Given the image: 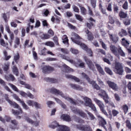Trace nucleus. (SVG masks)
<instances>
[{
    "instance_id": "nucleus-1",
    "label": "nucleus",
    "mask_w": 131,
    "mask_h": 131,
    "mask_svg": "<svg viewBox=\"0 0 131 131\" xmlns=\"http://www.w3.org/2000/svg\"><path fill=\"white\" fill-rule=\"evenodd\" d=\"M50 92L55 95H59L61 96L62 97L65 99L66 100L69 101L70 103L74 105H76L78 104H83V102L81 100H78L77 101H75L74 100L70 98L66 95L64 94L62 92L54 88L51 89Z\"/></svg>"
},
{
    "instance_id": "nucleus-2",
    "label": "nucleus",
    "mask_w": 131,
    "mask_h": 131,
    "mask_svg": "<svg viewBox=\"0 0 131 131\" xmlns=\"http://www.w3.org/2000/svg\"><path fill=\"white\" fill-rule=\"evenodd\" d=\"M72 37L71 38L72 41L74 43L80 45L81 47L83 49L86 51L87 52L90 54V56H92V52L90 49H88L87 46L84 44L80 42L78 40L80 39L81 38L78 34L74 32L72 34Z\"/></svg>"
},
{
    "instance_id": "nucleus-3",
    "label": "nucleus",
    "mask_w": 131,
    "mask_h": 131,
    "mask_svg": "<svg viewBox=\"0 0 131 131\" xmlns=\"http://www.w3.org/2000/svg\"><path fill=\"white\" fill-rule=\"evenodd\" d=\"M8 103L11 105L13 106L14 108H18L19 110L18 111H15L13 109L12 110V113L15 115H18L22 113L23 112L21 108L19 105L14 102H12L9 100H7Z\"/></svg>"
},
{
    "instance_id": "nucleus-4",
    "label": "nucleus",
    "mask_w": 131,
    "mask_h": 131,
    "mask_svg": "<svg viewBox=\"0 0 131 131\" xmlns=\"http://www.w3.org/2000/svg\"><path fill=\"white\" fill-rule=\"evenodd\" d=\"M113 71L116 74L120 75L123 74L124 70L122 64L119 62H115Z\"/></svg>"
},
{
    "instance_id": "nucleus-5",
    "label": "nucleus",
    "mask_w": 131,
    "mask_h": 131,
    "mask_svg": "<svg viewBox=\"0 0 131 131\" xmlns=\"http://www.w3.org/2000/svg\"><path fill=\"white\" fill-rule=\"evenodd\" d=\"M71 110L72 112L75 114H79L81 117H85L86 116V114L81 110L78 109H77L75 107H70Z\"/></svg>"
},
{
    "instance_id": "nucleus-6",
    "label": "nucleus",
    "mask_w": 131,
    "mask_h": 131,
    "mask_svg": "<svg viewBox=\"0 0 131 131\" xmlns=\"http://www.w3.org/2000/svg\"><path fill=\"white\" fill-rule=\"evenodd\" d=\"M82 74L84 78L86 79L89 83L92 85L93 86V87L94 88L97 90H99L100 89V87L99 85L96 83L95 81H90L89 78L85 73H82Z\"/></svg>"
},
{
    "instance_id": "nucleus-7",
    "label": "nucleus",
    "mask_w": 131,
    "mask_h": 131,
    "mask_svg": "<svg viewBox=\"0 0 131 131\" xmlns=\"http://www.w3.org/2000/svg\"><path fill=\"white\" fill-rule=\"evenodd\" d=\"M75 127L79 129L82 131H92V129L90 126L82 125H76Z\"/></svg>"
},
{
    "instance_id": "nucleus-8",
    "label": "nucleus",
    "mask_w": 131,
    "mask_h": 131,
    "mask_svg": "<svg viewBox=\"0 0 131 131\" xmlns=\"http://www.w3.org/2000/svg\"><path fill=\"white\" fill-rule=\"evenodd\" d=\"M84 58L90 69L93 71H94L95 70V68L92 61L88 58L87 57L85 56L84 57Z\"/></svg>"
},
{
    "instance_id": "nucleus-9",
    "label": "nucleus",
    "mask_w": 131,
    "mask_h": 131,
    "mask_svg": "<svg viewBox=\"0 0 131 131\" xmlns=\"http://www.w3.org/2000/svg\"><path fill=\"white\" fill-rule=\"evenodd\" d=\"M106 82L109 86L114 91H117L118 89V86L115 83L108 80Z\"/></svg>"
},
{
    "instance_id": "nucleus-10",
    "label": "nucleus",
    "mask_w": 131,
    "mask_h": 131,
    "mask_svg": "<svg viewBox=\"0 0 131 131\" xmlns=\"http://www.w3.org/2000/svg\"><path fill=\"white\" fill-rule=\"evenodd\" d=\"M98 117L100 120V122L99 123L100 126L103 127L105 129L106 131H108V129L105 126L107 124L106 122L102 117L99 116Z\"/></svg>"
},
{
    "instance_id": "nucleus-11",
    "label": "nucleus",
    "mask_w": 131,
    "mask_h": 131,
    "mask_svg": "<svg viewBox=\"0 0 131 131\" xmlns=\"http://www.w3.org/2000/svg\"><path fill=\"white\" fill-rule=\"evenodd\" d=\"M24 119L27 122L33 125L36 127L38 126L39 125V121H36L34 122L29 118L27 116L25 117Z\"/></svg>"
},
{
    "instance_id": "nucleus-12",
    "label": "nucleus",
    "mask_w": 131,
    "mask_h": 131,
    "mask_svg": "<svg viewBox=\"0 0 131 131\" xmlns=\"http://www.w3.org/2000/svg\"><path fill=\"white\" fill-rule=\"evenodd\" d=\"M110 48L112 53L115 56L118 57L119 55L117 52L118 49L117 47L113 45H111L110 47Z\"/></svg>"
},
{
    "instance_id": "nucleus-13",
    "label": "nucleus",
    "mask_w": 131,
    "mask_h": 131,
    "mask_svg": "<svg viewBox=\"0 0 131 131\" xmlns=\"http://www.w3.org/2000/svg\"><path fill=\"white\" fill-rule=\"evenodd\" d=\"M109 35L111 39L113 41V43H116L118 41L119 37L116 35L114 34L112 35L109 34Z\"/></svg>"
},
{
    "instance_id": "nucleus-14",
    "label": "nucleus",
    "mask_w": 131,
    "mask_h": 131,
    "mask_svg": "<svg viewBox=\"0 0 131 131\" xmlns=\"http://www.w3.org/2000/svg\"><path fill=\"white\" fill-rule=\"evenodd\" d=\"M84 101V105L86 106H89L92 103L91 100L89 98L86 97H82Z\"/></svg>"
},
{
    "instance_id": "nucleus-15",
    "label": "nucleus",
    "mask_w": 131,
    "mask_h": 131,
    "mask_svg": "<svg viewBox=\"0 0 131 131\" xmlns=\"http://www.w3.org/2000/svg\"><path fill=\"white\" fill-rule=\"evenodd\" d=\"M57 131H70V128L68 127L63 125H61L58 127Z\"/></svg>"
},
{
    "instance_id": "nucleus-16",
    "label": "nucleus",
    "mask_w": 131,
    "mask_h": 131,
    "mask_svg": "<svg viewBox=\"0 0 131 131\" xmlns=\"http://www.w3.org/2000/svg\"><path fill=\"white\" fill-rule=\"evenodd\" d=\"M94 100L99 106L100 109L104 108L105 105L101 101L98 100L96 98L94 99Z\"/></svg>"
},
{
    "instance_id": "nucleus-17",
    "label": "nucleus",
    "mask_w": 131,
    "mask_h": 131,
    "mask_svg": "<svg viewBox=\"0 0 131 131\" xmlns=\"http://www.w3.org/2000/svg\"><path fill=\"white\" fill-rule=\"evenodd\" d=\"M71 87L73 89L79 91H82V88L80 86L74 84L70 83Z\"/></svg>"
},
{
    "instance_id": "nucleus-18",
    "label": "nucleus",
    "mask_w": 131,
    "mask_h": 131,
    "mask_svg": "<svg viewBox=\"0 0 131 131\" xmlns=\"http://www.w3.org/2000/svg\"><path fill=\"white\" fill-rule=\"evenodd\" d=\"M53 70V68L49 66H44L42 68V72L43 73H47L49 71Z\"/></svg>"
},
{
    "instance_id": "nucleus-19",
    "label": "nucleus",
    "mask_w": 131,
    "mask_h": 131,
    "mask_svg": "<svg viewBox=\"0 0 131 131\" xmlns=\"http://www.w3.org/2000/svg\"><path fill=\"white\" fill-rule=\"evenodd\" d=\"M61 118L64 121L67 122L70 121L71 120L70 116L67 114H62L61 116Z\"/></svg>"
},
{
    "instance_id": "nucleus-20",
    "label": "nucleus",
    "mask_w": 131,
    "mask_h": 131,
    "mask_svg": "<svg viewBox=\"0 0 131 131\" xmlns=\"http://www.w3.org/2000/svg\"><path fill=\"white\" fill-rule=\"evenodd\" d=\"M61 125H59V124L56 122L54 121L52 122L49 125V127L52 128L54 129L56 127H57V130L58 129V127L60 126Z\"/></svg>"
},
{
    "instance_id": "nucleus-21",
    "label": "nucleus",
    "mask_w": 131,
    "mask_h": 131,
    "mask_svg": "<svg viewBox=\"0 0 131 131\" xmlns=\"http://www.w3.org/2000/svg\"><path fill=\"white\" fill-rule=\"evenodd\" d=\"M95 66L98 71L99 72V73L103 75H104L105 74V72L100 65L96 63L95 64Z\"/></svg>"
},
{
    "instance_id": "nucleus-22",
    "label": "nucleus",
    "mask_w": 131,
    "mask_h": 131,
    "mask_svg": "<svg viewBox=\"0 0 131 131\" xmlns=\"http://www.w3.org/2000/svg\"><path fill=\"white\" fill-rule=\"evenodd\" d=\"M63 71L66 72H70L73 71V70L70 68L68 66L65 64L63 65Z\"/></svg>"
},
{
    "instance_id": "nucleus-23",
    "label": "nucleus",
    "mask_w": 131,
    "mask_h": 131,
    "mask_svg": "<svg viewBox=\"0 0 131 131\" xmlns=\"http://www.w3.org/2000/svg\"><path fill=\"white\" fill-rule=\"evenodd\" d=\"M66 77L67 78L73 79L77 82H79L80 81V80L78 78L71 75L66 74Z\"/></svg>"
},
{
    "instance_id": "nucleus-24",
    "label": "nucleus",
    "mask_w": 131,
    "mask_h": 131,
    "mask_svg": "<svg viewBox=\"0 0 131 131\" xmlns=\"http://www.w3.org/2000/svg\"><path fill=\"white\" fill-rule=\"evenodd\" d=\"M5 78L7 80L9 81H13L15 79L14 76L12 74H10L8 76H6Z\"/></svg>"
},
{
    "instance_id": "nucleus-25",
    "label": "nucleus",
    "mask_w": 131,
    "mask_h": 131,
    "mask_svg": "<svg viewBox=\"0 0 131 131\" xmlns=\"http://www.w3.org/2000/svg\"><path fill=\"white\" fill-rule=\"evenodd\" d=\"M0 83L3 86H4L5 89L7 91L9 92H10V90L9 88L7 86H5V83L2 79L0 78Z\"/></svg>"
},
{
    "instance_id": "nucleus-26",
    "label": "nucleus",
    "mask_w": 131,
    "mask_h": 131,
    "mask_svg": "<svg viewBox=\"0 0 131 131\" xmlns=\"http://www.w3.org/2000/svg\"><path fill=\"white\" fill-rule=\"evenodd\" d=\"M89 20L90 22V24L87 23V26L89 29H90L91 28L92 26H93V24L92 23V21L95 22V20L91 17L90 18Z\"/></svg>"
},
{
    "instance_id": "nucleus-27",
    "label": "nucleus",
    "mask_w": 131,
    "mask_h": 131,
    "mask_svg": "<svg viewBox=\"0 0 131 131\" xmlns=\"http://www.w3.org/2000/svg\"><path fill=\"white\" fill-rule=\"evenodd\" d=\"M122 43L123 46L126 47L128 46L129 44V42L125 40L124 38H123L122 39Z\"/></svg>"
},
{
    "instance_id": "nucleus-28",
    "label": "nucleus",
    "mask_w": 131,
    "mask_h": 131,
    "mask_svg": "<svg viewBox=\"0 0 131 131\" xmlns=\"http://www.w3.org/2000/svg\"><path fill=\"white\" fill-rule=\"evenodd\" d=\"M12 69L13 72L14 74H15L17 76H18V75L19 72L17 67L16 66H14Z\"/></svg>"
},
{
    "instance_id": "nucleus-29",
    "label": "nucleus",
    "mask_w": 131,
    "mask_h": 131,
    "mask_svg": "<svg viewBox=\"0 0 131 131\" xmlns=\"http://www.w3.org/2000/svg\"><path fill=\"white\" fill-rule=\"evenodd\" d=\"M29 23L28 24V27H30L31 29H32L33 27V26L32 24L34 22V19L33 18H30L29 21Z\"/></svg>"
},
{
    "instance_id": "nucleus-30",
    "label": "nucleus",
    "mask_w": 131,
    "mask_h": 131,
    "mask_svg": "<svg viewBox=\"0 0 131 131\" xmlns=\"http://www.w3.org/2000/svg\"><path fill=\"white\" fill-rule=\"evenodd\" d=\"M86 32L88 34V40L90 41L92 40L93 39V37L91 33L88 30L86 31Z\"/></svg>"
},
{
    "instance_id": "nucleus-31",
    "label": "nucleus",
    "mask_w": 131,
    "mask_h": 131,
    "mask_svg": "<svg viewBox=\"0 0 131 131\" xmlns=\"http://www.w3.org/2000/svg\"><path fill=\"white\" fill-rule=\"evenodd\" d=\"M40 37L41 39H47L50 38V36L48 34H42L40 35Z\"/></svg>"
},
{
    "instance_id": "nucleus-32",
    "label": "nucleus",
    "mask_w": 131,
    "mask_h": 131,
    "mask_svg": "<svg viewBox=\"0 0 131 131\" xmlns=\"http://www.w3.org/2000/svg\"><path fill=\"white\" fill-rule=\"evenodd\" d=\"M63 38L64 39H63V42L64 44H66L67 46H68V37L66 35H64L63 36Z\"/></svg>"
},
{
    "instance_id": "nucleus-33",
    "label": "nucleus",
    "mask_w": 131,
    "mask_h": 131,
    "mask_svg": "<svg viewBox=\"0 0 131 131\" xmlns=\"http://www.w3.org/2000/svg\"><path fill=\"white\" fill-rule=\"evenodd\" d=\"M86 112H87V114L89 115V117L91 120H93L95 119H96L95 117L91 113L88 112L87 111H86Z\"/></svg>"
},
{
    "instance_id": "nucleus-34",
    "label": "nucleus",
    "mask_w": 131,
    "mask_h": 131,
    "mask_svg": "<svg viewBox=\"0 0 131 131\" xmlns=\"http://www.w3.org/2000/svg\"><path fill=\"white\" fill-rule=\"evenodd\" d=\"M119 35L120 36L123 37L124 36H126L127 35V32L126 30L122 29L121 31L119 33Z\"/></svg>"
},
{
    "instance_id": "nucleus-35",
    "label": "nucleus",
    "mask_w": 131,
    "mask_h": 131,
    "mask_svg": "<svg viewBox=\"0 0 131 131\" xmlns=\"http://www.w3.org/2000/svg\"><path fill=\"white\" fill-rule=\"evenodd\" d=\"M109 22L111 24H113L114 22L115 18L112 17L111 15H109L108 16Z\"/></svg>"
},
{
    "instance_id": "nucleus-36",
    "label": "nucleus",
    "mask_w": 131,
    "mask_h": 131,
    "mask_svg": "<svg viewBox=\"0 0 131 131\" xmlns=\"http://www.w3.org/2000/svg\"><path fill=\"white\" fill-rule=\"evenodd\" d=\"M118 54H119L122 57H125V53L122 50L121 48V47H119L118 48L117 51ZM119 55V54H118Z\"/></svg>"
},
{
    "instance_id": "nucleus-37",
    "label": "nucleus",
    "mask_w": 131,
    "mask_h": 131,
    "mask_svg": "<svg viewBox=\"0 0 131 131\" xmlns=\"http://www.w3.org/2000/svg\"><path fill=\"white\" fill-rule=\"evenodd\" d=\"M11 122L15 126L13 127H10L12 129H15L16 128V126L17 125L18 123L15 120H13L11 121Z\"/></svg>"
},
{
    "instance_id": "nucleus-38",
    "label": "nucleus",
    "mask_w": 131,
    "mask_h": 131,
    "mask_svg": "<svg viewBox=\"0 0 131 131\" xmlns=\"http://www.w3.org/2000/svg\"><path fill=\"white\" fill-rule=\"evenodd\" d=\"M34 106L35 108L37 109H40L41 107V105L39 103L35 102L34 104Z\"/></svg>"
},
{
    "instance_id": "nucleus-39",
    "label": "nucleus",
    "mask_w": 131,
    "mask_h": 131,
    "mask_svg": "<svg viewBox=\"0 0 131 131\" xmlns=\"http://www.w3.org/2000/svg\"><path fill=\"white\" fill-rule=\"evenodd\" d=\"M119 15L121 18H125L127 16V14L122 11L119 13Z\"/></svg>"
},
{
    "instance_id": "nucleus-40",
    "label": "nucleus",
    "mask_w": 131,
    "mask_h": 131,
    "mask_svg": "<svg viewBox=\"0 0 131 131\" xmlns=\"http://www.w3.org/2000/svg\"><path fill=\"white\" fill-rule=\"evenodd\" d=\"M105 70L107 73L110 75H112L113 74L112 72L109 68L105 67Z\"/></svg>"
},
{
    "instance_id": "nucleus-41",
    "label": "nucleus",
    "mask_w": 131,
    "mask_h": 131,
    "mask_svg": "<svg viewBox=\"0 0 131 131\" xmlns=\"http://www.w3.org/2000/svg\"><path fill=\"white\" fill-rule=\"evenodd\" d=\"M35 101L31 100H28L27 101L26 103L29 106H32V107L34 106V104Z\"/></svg>"
},
{
    "instance_id": "nucleus-42",
    "label": "nucleus",
    "mask_w": 131,
    "mask_h": 131,
    "mask_svg": "<svg viewBox=\"0 0 131 131\" xmlns=\"http://www.w3.org/2000/svg\"><path fill=\"white\" fill-rule=\"evenodd\" d=\"M99 93V95L102 96L103 97L107 95L106 92L104 90H101L100 91Z\"/></svg>"
},
{
    "instance_id": "nucleus-43",
    "label": "nucleus",
    "mask_w": 131,
    "mask_h": 131,
    "mask_svg": "<svg viewBox=\"0 0 131 131\" xmlns=\"http://www.w3.org/2000/svg\"><path fill=\"white\" fill-rule=\"evenodd\" d=\"M21 104L23 108L26 110H27L29 109V107L23 101H21L20 103Z\"/></svg>"
},
{
    "instance_id": "nucleus-44",
    "label": "nucleus",
    "mask_w": 131,
    "mask_h": 131,
    "mask_svg": "<svg viewBox=\"0 0 131 131\" xmlns=\"http://www.w3.org/2000/svg\"><path fill=\"white\" fill-rule=\"evenodd\" d=\"M45 80L47 81L51 82L53 83H55L57 81V80L56 79H50L48 78H45Z\"/></svg>"
},
{
    "instance_id": "nucleus-45",
    "label": "nucleus",
    "mask_w": 131,
    "mask_h": 131,
    "mask_svg": "<svg viewBox=\"0 0 131 131\" xmlns=\"http://www.w3.org/2000/svg\"><path fill=\"white\" fill-rule=\"evenodd\" d=\"M123 23L126 25H129L130 23V20L129 19L126 18L124 20Z\"/></svg>"
},
{
    "instance_id": "nucleus-46",
    "label": "nucleus",
    "mask_w": 131,
    "mask_h": 131,
    "mask_svg": "<svg viewBox=\"0 0 131 131\" xmlns=\"http://www.w3.org/2000/svg\"><path fill=\"white\" fill-rule=\"evenodd\" d=\"M19 55L18 53H17L15 54L14 57V59L15 61L17 63V60L19 58Z\"/></svg>"
},
{
    "instance_id": "nucleus-47",
    "label": "nucleus",
    "mask_w": 131,
    "mask_h": 131,
    "mask_svg": "<svg viewBox=\"0 0 131 131\" xmlns=\"http://www.w3.org/2000/svg\"><path fill=\"white\" fill-rule=\"evenodd\" d=\"M103 99L104 100L105 103H106L108 104L110 102L109 101V98L107 95L103 97Z\"/></svg>"
},
{
    "instance_id": "nucleus-48",
    "label": "nucleus",
    "mask_w": 131,
    "mask_h": 131,
    "mask_svg": "<svg viewBox=\"0 0 131 131\" xmlns=\"http://www.w3.org/2000/svg\"><path fill=\"white\" fill-rule=\"evenodd\" d=\"M70 51L72 53L75 54H77L79 52V51L77 50L74 49L73 48H71L70 49Z\"/></svg>"
},
{
    "instance_id": "nucleus-49",
    "label": "nucleus",
    "mask_w": 131,
    "mask_h": 131,
    "mask_svg": "<svg viewBox=\"0 0 131 131\" xmlns=\"http://www.w3.org/2000/svg\"><path fill=\"white\" fill-rule=\"evenodd\" d=\"M122 108L125 114H126L128 110V106L126 105H124L123 106Z\"/></svg>"
},
{
    "instance_id": "nucleus-50",
    "label": "nucleus",
    "mask_w": 131,
    "mask_h": 131,
    "mask_svg": "<svg viewBox=\"0 0 131 131\" xmlns=\"http://www.w3.org/2000/svg\"><path fill=\"white\" fill-rule=\"evenodd\" d=\"M18 92L20 94L23 96L25 97H27V93H26L22 91H20Z\"/></svg>"
},
{
    "instance_id": "nucleus-51",
    "label": "nucleus",
    "mask_w": 131,
    "mask_h": 131,
    "mask_svg": "<svg viewBox=\"0 0 131 131\" xmlns=\"http://www.w3.org/2000/svg\"><path fill=\"white\" fill-rule=\"evenodd\" d=\"M126 126L128 129L131 130V124L130 121L127 120L126 121Z\"/></svg>"
},
{
    "instance_id": "nucleus-52",
    "label": "nucleus",
    "mask_w": 131,
    "mask_h": 131,
    "mask_svg": "<svg viewBox=\"0 0 131 131\" xmlns=\"http://www.w3.org/2000/svg\"><path fill=\"white\" fill-rule=\"evenodd\" d=\"M9 65V63L8 62L6 63L5 64V66L4 67V69L5 71H7L8 69Z\"/></svg>"
},
{
    "instance_id": "nucleus-53",
    "label": "nucleus",
    "mask_w": 131,
    "mask_h": 131,
    "mask_svg": "<svg viewBox=\"0 0 131 131\" xmlns=\"http://www.w3.org/2000/svg\"><path fill=\"white\" fill-rule=\"evenodd\" d=\"M112 114L114 116H115L119 114V112L115 110H113L112 111Z\"/></svg>"
},
{
    "instance_id": "nucleus-54",
    "label": "nucleus",
    "mask_w": 131,
    "mask_h": 131,
    "mask_svg": "<svg viewBox=\"0 0 131 131\" xmlns=\"http://www.w3.org/2000/svg\"><path fill=\"white\" fill-rule=\"evenodd\" d=\"M45 45L47 46H49L51 47H53L54 46V43L50 41L46 42L45 43Z\"/></svg>"
},
{
    "instance_id": "nucleus-55",
    "label": "nucleus",
    "mask_w": 131,
    "mask_h": 131,
    "mask_svg": "<svg viewBox=\"0 0 131 131\" xmlns=\"http://www.w3.org/2000/svg\"><path fill=\"white\" fill-rule=\"evenodd\" d=\"M9 85L14 90L17 92L18 91V89L15 86L10 83H9Z\"/></svg>"
},
{
    "instance_id": "nucleus-56",
    "label": "nucleus",
    "mask_w": 131,
    "mask_h": 131,
    "mask_svg": "<svg viewBox=\"0 0 131 131\" xmlns=\"http://www.w3.org/2000/svg\"><path fill=\"white\" fill-rule=\"evenodd\" d=\"M9 85L14 90L17 92L18 91V89L15 86L10 83H9Z\"/></svg>"
},
{
    "instance_id": "nucleus-57",
    "label": "nucleus",
    "mask_w": 131,
    "mask_h": 131,
    "mask_svg": "<svg viewBox=\"0 0 131 131\" xmlns=\"http://www.w3.org/2000/svg\"><path fill=\"white\" fill-rule=\"evenodd\" d=\"M122 7L124 9L126 10L128 8V4L127 2L125 1L122 6Z\"/></svg>"
},
{
    "instance_id": "nucleus-58",
    "label": "nucleus",
    "mask_w": 131,
    "mask_h": 131,
    "mask_svg": "<svg viewBox=\"0 0 131 131\" xmlns=\"http://www.w3.org/2000/svg\"><path fill=\"white\" fill-rule=\"evenodd\" d=\"M46 49L45 48H44L41 50L40 51V53H39V54L40 55H46Z\"/></svg>"
},
{
    "instance_id": "nucleus-59",
    "label": "nucleus",
    "mask_w": 131,
    "mask_h": 131,
    "mask_svg": "<svg viewBox=\"0 0 131 131\" xmlns=\"http://www.w3.org/2000/svg\"><path fill=\"white\" fill-rule=\"evenodd\" d=\"M96 51L98 53H99V52H100L104 55H105V51L102 49H97Z\"/></svg>"
},
{
    "instance_id": "nucleus-60",
    "label": "nucleus",
    "mask_w": 131,
    "mask_h": 131,
    "mask_svg": "<svg viewBox=\"0 0 131 131\" xmlns=\"http://www.w3.org/2000/svg\"><path fill=\"white\" fill-rule=\"evenodd\" d=\"M89 107H90L94 111H97L96 108L95 106L92 103Z\"/></svg>"
},
{
    "instance_id": "nucleus-61",
    "label": "nucleus",
    "mask_w": 131,
    "mask_h": 131,
    "mask_svg": "<svg viewBox=\"0 0 131 131\" xmlns=\"http://www.w3.org/2000/svg\"><path fill=\"white\" fill-rule=\"evenodd\" d=\"M13 96L14 98L17 101H19L20 103L21 101H22L19 98L18 96H17L16 94H14L13 95Z\"/></svg>"
},
{
    "instance_id": "nucleus-62",
    "label": "nucleus",
    "mask_w": 131,
    "mask_h": 131,
    "mask_svg": "<svg viewBox=\"0 0 131 131\" xmlns=\"http://www.w3.org/2000/svg\"><path fill=\"white\" fill-rule=\"evenodd\" d=\"M96 0H91V2L93 8H95L96 6Z\"/></svg>"
},
{
    "instance_id": "nucleus-63",
    "label": "nucleus",
    "mask_w": 131,
    "mask_h": 131,
    "mask_svg": "<svg viewBox=\"0 0 131 131\" xmlns=\"http://www.w3.org/2000/svg\"><path fill=\"white\" fill-rule=\"evenodd\" d=\"M81 13L83 15H85L86 12V9L83 7H81Z\"/></svg>"
},
{
    "instance_id": "nucleus-64",
    "label": "nucleus",
    "mask_w": 131,
    "mask_h": 131,
    "mask_svg": "<svg viewBox=\"0 0 131 131\" xmlns=\"http://www.w3.org/2000/svg\"><path fill=\"white\" fill-rule=\"evenodd\" d=\"M61 51L64 54H67L69 53V51L67 49L61 48Z\"/></svg>"
}]
</instances>
